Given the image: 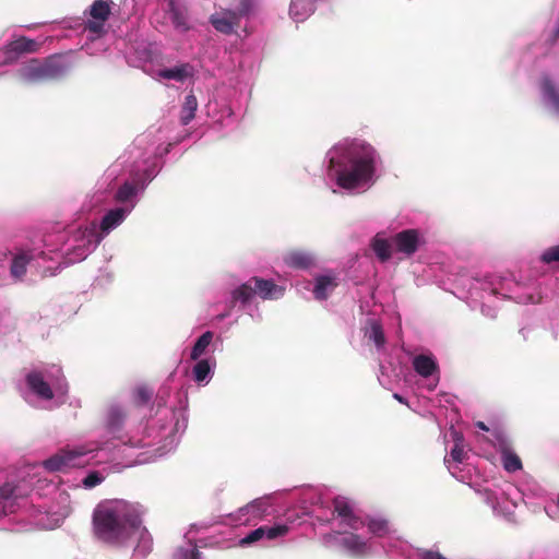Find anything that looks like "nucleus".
I'll return each instance as SVG.
<instances>
[{
    "mask_svg": "<svg viewBox=\"0 0 559 559\" xmlns=\"http://www.w3.org/2000/svg\"><path fill=\"white\" fill-rule=\"evenodd\" d=\"M301 0H293L289 8L290 15L296 19V21H299V11H297V8L301 4Z\"/></svg>",
    "mask_w": 559,
    "mask_h": 559,
    "instance_id": "ea45409f",
    "label": "nucleus"
},
{
    "mask_svg": "<svg viewBox=\"0 0 559 559\" xmlns=\"http://www.w3.org/2000/svg\"><path fill=\"white\" fill-rule=\"evenodd\" d=\"M126 216V211L121 207H117L114 210H110L106 213V215L103 217L100 223V229L104 233H109L112 228L120 225Z\"/></svg>",
    "mask_w": 559,
    "mask_h": 559,
    "instance_id": "a211bd4d",
    "label": "nucleus"
},
{
    "mask_svg": "<svg viewBox=\"0 0 559 559\" xmlns=\"http://www.w3.org/2000/svg\"><path fill=\"white\" fill-rule=\"evenodd\" d=\"M225 317H226V314L221 313L219 319H224Z\"/></svg>",
    "mask_w": 559,
    "mask_h": 559,
    "instance_id": "49530a36",
    "label": "nucleus"
},
{
    "mask_svg": "<svg viewBox=\"0 0 559 559\" xmlns=\"http://www.w3.org/2000/svg\"><path fill=\"white\" fill-rule=\"evenodd\" d=\"M213 336V332L206 331L195 341L190 354L192 360H198L205 353L212 343Z\"/></svg>",
    "mask_w": 559,
    "mask_h": 559,
    "instance_id": "4be33fe9",
    "label": "nucleus"
},
{
    "mask_svg": "<svg viewBox=\"0 0 559 559\" xmlns=\"http://www.w3.org/2000/svg\"><path fill=\"white\" fill-rule=\"evenodd\" d=\"M238 1H239L238 8H237V10H234V12L241 20V17L249 16L253 12L255 1L254 0H238Z\"/></svg>",
    "mask_w": 559,
    "mask_h": 559,
    "instance_id": "f704fd0d",
    "label": "nucleus"
},
{
    "mask_svg": "<svg viewBox=\"0 0 559 559\" xmlns=\"http://www.w3.org/2000/svg\"><path fill=\"white\" fill-rule=\"evenodd\" d=\"M558 503H559V495H558Z\"/></svg>",
    "mask_w": 559,
    "mask_h": 559,
    "instance_id": "09e8293b",
    "label": "nucleus"
},
{
    "mask_svg": "<svg viewBox=\"0 0 559 559\" xmlns=\"http://www.w3.org/2000/svg\"><path fill=\"white\" fill-rule=\"evenodd\" d=\"M24 495L13 483H5L0 487V515H7L15 511L16 500Z\"/></svg>",
    "mask_w": 559,
    "mask_h": 559,
    "instance_id": "9d476101",
    "label": "nucleus"
},
{
    "mask_svg": "<svg viewBox=\"0 0 559 559\" xmlns=\"http://www.w3.org/2000/svg\"><path fill=\"white\" fill-rule=\"evenodd\" d=\"M341 546L355 557L367 554V543L357 534H349L342 538Z\"/></svg>",
    "mask_w": 559,
    "mask_h": 559,
    "instance_id": "2eb2a0df",
    "label": "nucleus"
},
{
    "mask_svg": "<svg viewBox=\"0 0 559 559\" xmlns=\"http://www.w3.org/2000/svg\"><path fill=\"white\" fill-rule=\"evenodd\" d=\"M559 38V27L555 32L554 40H557Z\"/></svg>",
    "mask_w": 559,
    "mask_h": 559,
    "instance_id": "a18cd8bd",
    "label": "nucleus"
},
{
    "mask_svg": "<svg viewBox=\"0 0 559 559\" xmlns=\"http://www.w3.org/2000/svg\"><path fill=\"white\" fill-rule=\"evenodd\" d=\"M414 370L423 378H429L439 370L437 361L432 356L417 355L413 359Z\"/></svg>",
    "mask_w": 559,
    "mask_h": 559,
    "instance_id": "4468645a",
    "label": "nucleus"
},
{
    "mask_svg": "<svg viewBox=\"0 0 559 559\" xmlns=\"http://www.w3.org/2000/svg\"><path fill=\"white\" fill-rule=\"evenodd\" d=\"M368 338L372 341L377 347H382L385 343V337L383 333V329L380 323L377 321H372L370 324V331L368 333Z\"/></svg>",
    "mask_w": 559,
    "mask_h": 559,
    "instance_id": "c756f323",
    "label": "nucleus"
},
{
    "mask_svg": "<svg viewBox=\"0 0 559 559\" xmlns=\"http://www.w3.org/2000/svg\"><path fill=\"white\" fill-rule=\"evenodd\" d=\"M371 247L378 259L382 262L388 261L392 255L390 243L386 239L380 238L379 235L372 239Z\"/></svg>",
    "mask_w": 559,
    "mask_h": 559,
    "instance_id": "b1692460",
    "label": "nucleus"
},
{
    "mask_svg": "<svg viewBox=\"0 0 559 559\" xmlns=\"http://www.w3.org/2000/svg\"><path fill=\"white\" fill-rule=\"evenodd\" d=\"M26 383L28 388L39 397L44 400H51L53 392L50 385L44 380V376L38 371H32L26 376Z\"/></svg>",
    "mask_w": 559,
    "mask_h": 559,
    "instance_id": "f8f14e48",
    "label": "nucleus"
},
{
    "mask_svg": "<svg viewBox=\"0 0 559 559\" xmlns=\"http://www.w3.org/2000/svg\"><path fill=\"white\" fill-rule=\"evenodd\" d=\"M130 443H131L132 447H136V448H142V447L145 445L144 443H142L141 440H139L136 442L130 441Z\"/></svg>",
    "mask_w": 559,
    "mask_h": 559,
    "instance_id": "c03bdc74",
    "label": "nucleus"
},
{
    "mask_svg": "<svg viewBox=\"0 0 559 559\" xmlns=\"http://www.w3.org/2000/svg\"><path fill=\"white\" fill-rule=\"evenodd\" d=\"M542 91L545 97L551 103L554 109L559 114V90L547 75L542 79Z\"/></svg>",
    "mask_w": 559,
    "mask_h": 559,
    "instance_id": "6ab92c4d",
    "label": "nucleus"
},
{
    "mask_svg": "<svg viewBox=\"0 0 559 559\" xmlns=\"http://www.w3.org/2000/svg\"><path fill=\"white\" fill-rule=\"evenodd\" d=\"M136 194V187L130 182H124L116 193V199L119 202H127Z\"/></svg>",
    "mask_w": 559,
    "mask_h": 559,
    "instance_id": "473e14b6",
    "label": "nucleus"
},
{
    "mask_svg": "<svg viewBox=\"0 0 559 559\" xmlns=\"http://www.w3.org/2000/svg\"><path fill=\"white\" fill-rule=\"evenodd\" d=\"M210 22L217 32L225 35L233 34L240 25V19L230 9H223L221 12L212 14Z\"/></svg>",
    "mask_w": 559,
    "mask_h": 559,
    "instance_id": "6e6552de",
    "label": "nucleus"
},
{
    "mask_svg": "<svg viewBox=\"0 0 559 559\" xmlns=\"http://www.w3.org/2000/svg\"><path fill=\"white\" fill-rule=\"evenodd\" d=\"M87 454L81 449L60 450L44 462V467L49 472H66L69 468L81 467L85 464L83 457Z\"/></svg>",
    "mask_w": 559,
    "mask_h": 559,
    "instance_id": "20e7f679",
    "label": "nucleus"
},
{
    "mask_svg": "<svg viewBox=\"0 0 559 559\" xmlns=\"http://www.w3.org/2000/svg\"><path fill=\"white\" fill-rule=\"evenodd\" d=\"M344 157L347 165L336 170V183L341 188L352 190L373 181L381 157L372 145L355 140L346 148Z\"/></svg>",
    "mask_w": 559,
    "mask_h": 559,
    "instance_id": "f03ea898",
    "label": "nucleus"
},
{
    "mask_svg": "<svg viewBox=\"0 0 559 559\" xmlns=\"http://www.w3.org/2000/svg\"><path fill=\"white\" fill-rule=\"evenodd\" d=\"M476 426H477L479 429L484 430V431H488V430H489V428H488V427L485 425V423H483V421H478V423L476 424Z\"/></svg>",
    "mask_w": 559,
    "mask_h": 559,
    "instance_id": "37998d69",
    "label": "nucleus"
},
{
    "mask_svg": "<svg viewBox=\"0 0 559 559\" xmlns=\"http://www.w3.org/2000/svg\"><path fill=\"white\" fill-rule=\"evenodd\" d=\"M198 109V100L193 94H189L185 98V103L181 107L180 121L183 126H187L195 116Z\"/></svg>",
    "mask_w": 559,
    "mask_h": 559,
    "instance_id": "aec40b11",
    "label": "nucleus"
},
{
    "mask_svg": "<svg viewBox=\"0 0 559 559\" xmlns=\"http://www.w3.org/2000/svg\"><path fill=\"white\" fill-rule=\"evenodd\" d=\"M392 241L396 251L409 257L418 250L419 234L416 229H405L397 233Z\"/></svg>",
    "mask_w": 559,
    "mask_h": 559,
    "instance_id": "1a4fd4ad",
    "label": "nucleus"
},
{
    "mask_svg": "<svg viewBox=\"0 0 559 559\" xmlns=\"http://www.w3.org/2000/svg\"><path fill=\"white\" fill-rule=\"evenodd\" d=\"M365 525H367L372 535L378 537L385 536L390 531L389 522L383 518L368 516L367 521H365Z\"/></svg>",
    "mask_w": 559,
    "mask_h": 559,
    "instance_id": "412c9836",
    "label": "nucleus"
},
{
    "mask_svg": "<svg viewBox=\"0 0 559 559\" xmlns=\"http://www.w3.org/2000/svg\"><path fill=\"white\" fill-rule=\"evenodd\" d=\"M263 526H264V532H265V538L269 540H274L280 537H283V536L287 535V533L289 531V527L286 524H276L273 526L263 525Z\"/></svg>",
    "mask_w": 559,
    "mask_h": 559,
    "instance_id": "7c9ffc66",
    "label": "nucleus"
},
{
    "mask_svg": "<svg viewBox=\"0 0 559 559\" xmlns=\"http://www.w3.org/2000/svg\"><path fill=\"white\" fill-rule=\"evenodd\" d=\"M170 13H171V22L177 29H180L182 32H186L189 29L187 16L180 9H178L174 4H171Z\"/></svg>",
    "mask_w": 559,
    "mask_h": 559,
    "instance_id": "c85d7f7f",
    "label": "nucleus"
},
{
    "mask_svg": "<svg viewBox=\"0 0 559 559\" xmlns=\"http://www.w3.org/2000/svg\"><path fill=\"white\" fill-rule=\"evenodd\" d=\"M503 467L508 472H516L522 468L521 459L510 451L502 452Z\"/></svg>",
    "mask_w": 559,
    "mask_h": 559,
    "instance_id": "bb28decb",
    "label": "nucleus"
},
{
    "mask_svg": "<svg viewBox=\"0 0 559 559\" xmlns=\"http://www.w3.org/2000/svg\"><path fill=\"white\" fill-rule=\"evenodd\" d=\"M27 259L24 255H17L13 259L11 273L15 277H21L26 273Z\"/></svg>",
    "mask_w": 559,
    "mask_h": 559,
    "instance_id": "72a5a7b5",
    "label": "nucleus"
},
{
    "mask_svg": "<svg viewBox=\"0 0 559 559\" xmlns=\"http://www.w3.org/2000/svg\"><path fill=\"white\" fill-rule=\"evenodd\" d=\"M337 286L334 277L321 275L316 278L313 288L314 298L318 300H325L330 293Z\"/></svg>",
    "mask_w": 559,
    "mask_h": 559,
    "instance_id": "f3484780",
    "label": "nucleus"
},
{
    "mask_svg": "<svg viewBox=\"0 0 559 559\" xmlns=\"http://www.w3.org/2000/svg\"><path fill=\"white\" fill-rule=\"evenodd\" d=\"M393 397H394L396 401H399L400 403H402V404H407V403H406V400H405L402 395H400L399 393H394V394H393Z\"/></svg>",
    "mask_w": 559,
    "mask_h": 559,
    "instance_id": "79ce46f5",
    "label": "nucleus"
},
{
    "mask_svg": "<svg viewBox=\"0 0 559 559\" xmlns=\"http://www.w3.org/2000/svg\"><path fill=\"white\" fill-rule=\"evenodd\" d=\"M284 262L293 269L306 270L313 265L314 259L311 253L295 249L284 255Z\"/></svg>",
    "mask_w": 559,
    "mask_h": 559,
    "instance_id": "ddd939ff",
    "label": "nucleus"
},
{
    "mask_svg": "<svg viewBox=\"0 0 559 559\" xmlns=\"http://www.w3.org/2000/svg\"><path fill=\"white\" fill-rule=\"evenodd\" d=\"M262 538H265L264 526H260V527L251 531L248 535H246L240 540V545L241 546L251 545L255 542L261 540Z\"/></svg>",
    "mask_w": 559,
    "mask_h": 559,
    "instance_id": "c9c22d12",
    "label": "nucleus"
},
{
    "mask_svg": "<svg viewBox=\"0 0 559 559\" xmlns=\"http://www.w3.org/2000/svg\"><path fill=\"white\" fill-rule=\"evenodd\" d=\"M421 559H447L441 554L436 551H426Z\"/></svg>",
    "mask_w": 559,
    "mask_h": 559,
    "instance_id": "a19ab883",
    "label": "nucleus"
},
{
    "mask_svg": "<svg viewBox=\"0 0 559 559\" xmlns=\"http://www.w3.org/2000/svg\"><path fill=\"white\" fill-rule=\"evenodd\" d=\"M251 278L236 288L233 294V302L240 301L241 304H247L251 300V298L255 295L254 288L252 287Z\"/></svg>",
    "mask_w": 559,
    "mask_h": 559,
    "instance_id": "5701e85b",
    "label": "nucleus"
},
{
    "mask_svg": "<svg viewBox=\"0 0 559 559\" xmlns=\"http://www.w3.org/2000/svg\"><path fill=\"white\" fill-rule=\"evenodd\" d=\"M333 515L341 520V524L358 531L365 526V521L354 512L353 506L344 497L333 499Z\"/></svg>",
    "mask_w": 559,
    "mask_h": 559,
    "instance_id": "0eeeda50",
    "label": "nucleus"
},
{
    "mask_svg": "<svg viewBox=\"0 0 559 559\" xmlns=\"http://www.w3.org/2000/svg\"><path fill=\"white\" fill-rule=\"evenodd\" d=\"M193 68L189 63H182L169 69H163L159 71V76L165 80H175L177 82H183L186 79L191 76Z\"/></svg>",
    "mask_w": 559,
    "mask_h": 559,
    "instance_id": "dca6fc26",
    "label": "nucleus"
},
{
    "mask_svg": "<svg viewBox=\"0 0 559 559\" xmlns=\"http://www.w3.org/2000/svg\"><path fill=\"white\" fill-rule=\"evenodd\" d=\"M111 13L110 2L106 0H95L90 8L92 20L85 22L84 29L92 34L100 36L105 33V22Z\"/></svg>",
    "mask_w": 559,
    "mask_h": 559,
    "instance_id": "423d86ee",
    "label": "nucleus"
},
{
    "mask_svg": "<svg viewBox=\"0 0 559 559\" xmlns=\"http://www.w3.org/2000/svg\"><path fill=\"white\" fill-rule=\"evenodd\" d=\"M39 47L36 40L22 36L0 48V64H12L25 53L37 52Z\"/></svg>",
    "mask_w": 559,
    "mask_h": 559,
    "instance_id": "39448f33",
    "label": "nucleus"
},
{
    "mask_svg": "<svg viewBox=\"0 0 559 559\" xmlns=\"http://www.w3.org/2000/svg\"><path fill=\"white\" fill-rule=\"evenodd\" d=\"M193 379L197 382H203L211 372V366L207 359L199 360L193 367Z\"/></svg>",
    "mask_w": 559,
    "mask_h": 559,
    "instance_id": "cd10ccee",
    "label": "nucleus"
},
{
    "mask_svg": "<svg viewBox=\"0 0 559 559\" xmlns=\"http://www.w3.org/2000/svg\"><path fill=\"white\" fill-rule=\"evenodd\" d=\"M330 163L331 165H334V158H331Z\"/></svg>",
    "mask_w": 559,
    "mask_h": 559,
    "instance_id": "de8ad7c7",
    "label": "nucleus"
},
{
    "mask_svg": "<svg viewBox=\"0 0 559 559\" xmlns=\"http://www.w3.org/2000/svg\"><path fill=\"white\" fill-rule=\"evenodd\" d=\"M269 502L264 498L255 499L247 504L241 511L252 514L254 518H263L266 514Z\"/></svg>",
    "mask_w": 559,
    "mask_h": 559,
    "instance_id": "393cba45",
    "label": "nucleus"
},
{
    "mask_svg": "<svg viewBox=\"0 0 559 559\" xmlns=\"http://www.w3.org/2000/svg\"><path fill=\"white\" fill-rule=\"evenodd\" d=\"M141 518L122 501L99 503L93 511L94 537L109 546H123L140 530Z\"/></svg>",
    "mask_w": 559,
    "mask_h": 559,
    "instance_id": "f257e3e1",
    "label": "nucleus"
},
{
    "mask_svg": "<svg viewBox=\"0 0 559 559\" xmlns=\"http://www.w3.org/2000/svg\"><path fill=\"white\" fill-rule=\"evenodd\" d=\"M153 396V391L147 385H140L133 391V403L136 406L146 405Z\"/></svg>",
    "mask_w": 559,
    "mask_h": 559,
    "instance_id": "a878e982",
    "label": "nucleus"
},
{
    "mask_svg": "<svg viewBox=\"0 0 559 559\" xmlns=\"http://www.w3.org/2000/svg\"><path fill=\"white\" fill-rule=\"evenodd\" d=\"M254 293L262 299H273L283 295V289L277 286L272 280H264L261 277H251Z\"/></svg>",
    "mask_w": 559,
    "mask_h": 559,
    "instance_id": "9b49d317",
    "label": "nucleus"
},
{
    "mask_svg": "<svg viewBox=\"0 0 559 559\" xmlns=\"http://www.w3.org/2000/svg\"><path fill=\"white\" fill-rule=\"evenodd\" d=\"M542 261L550 264L552 262H559V245L547 248L542 254Z\"/></svg>",
    "mask_w": 559,
    "mask_h": 559,
    "instance_id": "e433bc0d",
    "label": "nucleus"
},
{
    "mask_svg": "<svg viewBox=\"0 0 559 559\" xmlns=\"http://www.w3.org/2000/svg\"><path fill=\"white\" fill-rule=\"evenodd\" d=\"M124 418H126V413L123 412V409L120 406H111L108 409L107 421L110 427H112V428L119 427L122 424Z\"/></svg>",
    "mask_w": 559,
    "mask_h": 559,
    "instance_id": "2f4dec72",
    "label": "nucleus"
},
{
    "mask_svg": "<svg viewBox=\"0 0 559 559\" xmlns=\"http://www.w3.org/2000/svg\"><path fill=\"white\" fill-rule=\"evenodd\" d=\"M450 456L456 463H462L464 461L465 452L463 450V447L459 442H455L454 447L450 452Z\"/></svg>",
    "mask_w": 559,
    "mask_h": 559,
    "instance_id": "58836bf2",
    "label": "nucleus"
},
{
    "mask_svg": "<svg viewBox=\"0 0 559 559\" xmlns=\"http://www.w3.org/2000/svg\"><path fill=\"white\" fill-rule=\"evenodd\" d=\"M104 480V477L99 472H91L84 479L83 485L86 488H93L99 485Z\"/></svg>",
    "mask_w": 559,
    "mask_h": 559,
    "instance_id": "4c0bfd02",
    "label": "nucleus"
},
{
    "mask_svg": "<svg viewBox=\"0 0 559 559\" xmlns=\"http://www.w3.org/2000/svg\"><path fill=\"white\" fill-rule=\"evenodd\" d=\"M72 69V63L63 55H52L43 60L31 59L17 71L20 80L26 84H36L64 78Z\"/></svg>",
    "mask_w": 559,
    "mask_h": 559,
    "instance_id": "7ed1b4c3",
    "label": "nucleus"
}]
</instances>
